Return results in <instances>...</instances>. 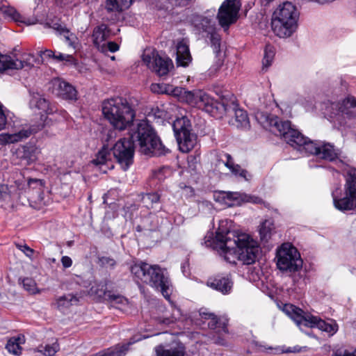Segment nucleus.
I'll use <instances>...</instances> for the list:
<instances>
[{
  "instance_id": "13d9d810",
  "label": "nucleus",
  "mask_w": 356,
  "mask_h": 356,
  "mask_svg": "<svg viewBox=\"0 0 356 356\" xmlns=\"http://www.w3.org/2000/svg\"><path fill=\"white\" fill-rule=\"evenodd\" d=\"M215 343L221 345V346H225L227 345L226 340L220 337H214L213 339Z\"/></svg>"
},
{
  "instance_id": "4c0bfd02",
  "label": "nucleus",
  "mask_w": 356,
  "mask_h": 356,
  "mask_svg": "<svg viewBox=\"0 0 356 356\" xmlns=\"http://www.w3.org/2000/svg\"><path fill=\"white\" fill-rule=\"evenodd\" d=\"M24 343V336H17L10 338L6 344V349L10 353L15 355H19L21 353L22 348L20 344Z\"/></svg>"
},
{
  "instance_id": "49530a36",
  "label": "nucleus",
  "mask_w": 356,
  "mask_h": 356,
  "mask_svg": "<svg viewBox=\"0 0 356 356\" xmlns=\"http://www.w3.org/2000/svg\"><path fill=\"white\" fill-rule=\"evenodd\" d=\"M209 35V40L211 41V47L216 52H218L220 50V35L214 31L211 33H207Z\"/></svg>"
},
{
  "instance_id": "bb28decb",
  "label": "nucleus",
  "mask_w": 356,
  "mask_h": 356,
  "mask_svg": "<svg viewBox=\"0 0 356 356\" xmlns=\"http://www.w3.org/2000/svg\"><path fill=\"white\" fill-rule=\"evenodd\" d=\"M50 27L58 33L63 35L66 41L69 43V45L74 47V44L76 38L72 33H70L69 29H67L63 23L60 20L52 22L50 24Z\"/></svg>"
},
{
  "instance_id": "ea45409f",
  "label": "nucleus",
  "mask_w": 356,
  "mask_h": 356,
  "mask_svg": "<svg viewBox=\"0 0 356 356\" xmlns=\"http://www.w3.org/2000/svg\"><path fill=\"white\" fill-rule=\"evenodd\" d=\"M274 229V225L271 220H265L259 228L261 240L267 241L271 236Z\"/></svg>"
},
{
  "instance_id": "c9c22d12",
  "label": "nucleus",
  "mask_w": 356,
  "mask_h": 356,
  "mask_svg": "<svg viewBox=\"0 0 356 356\" xmlns=\"http://www.w3.org/2000/svg\"><path fill=\"white\" fill-rule=\"evenodd\" d=\"M0 13L8 21L24 22L23 17L13 7L3 6L0 8Z\"/></svg>"
},
{
  "instance_id": "6ab92c4d",
  "label": "nucleus",
  "mask_w": 356,
  "mask_h": 356,
  "mask_svg": "<svg viewBox=\"0 0 356 356\" xmlns=\"http://www.w3.org/2000/svg\"><path fill=\"white\" fill-rule=\"evenodd\" d=\"M219 165L222 163L225 165L234 175H239L245 180H249L250 175L248 171L241 168L239 165L234 164L232 156L229 154H223L222 158L218 161Z\"/></svg>"
},
{
  "instance_id": "423d86ee",
  "label": "nucleus",
  "mask_w": 356,
  "mask_h": 356,
  "mask_svg": "<svg viewBox=\"0 0 356 356\" xmlns=\"http://www.w3.org/2000/svg\"><path fill=\"white\" fill-rule=\"evenodd\" d=\"M299 13L289 1L280 4L271 18V29L275 35L286 38L292 35L298 27Z\"/></svg>"
},
{
  "instance_id": "393cba45",
  "label": "nucleus",
  "mask_w": 356,
  "mask_h": 356,
  "mask_svg": "<svg viewBox=\"0 0 356 356\" xmlns=\"http://www.w3.org/2000/svg\"><path fill=\"white\" fill-rule=\"evenodd\" d=\"M106 283L102 286V294L113 306L119 307L120 305H126L128 304L127 299L118 293H113L111 291L106 290Z\"/></svg>"
},
{
  "instance_id": "052dcab7",
  "label": "nucleus",
  "mask_w": 356,
  "mask_h": 356,
  "mask_svg": "<svg viewBox=\"0 0 356 356\" xmlns=\"http://www.w3.org/2000/svg\"><path fill=\"white\" fill-rule=\"evenodd\" d=\"M38 181V179H29V180L28 184H29V185L30 186V185H31L33 183H37Z\"/></svg>"
},
{
  "instance_id": "de8ad7c7",
  "label": "nucleus",
  "mask_w": 356,
  "mask_h": 356,
  "mask_svg": "<svg viewBox=\"0 0 356 356\" xmlns=\"http://www.w3.org/2000/svg\"><path fill=\"white\" fill-rule=\"evenodd\" d=\"M23 286L25 290L31 293H35L38 291L35 282L29 277L24 278L22 280Z\"/></svg>"
},
{
  "instance_id": "c03bdc74",
  "label": "nucleus",
  "mask_w": 356,
  "mask_h": 356,
  "mask_svg": "<svg viewBox=\"0 0 356 356\" xmlns=\"http://www.w3.org/2000/svg\"><path fill=\"white\" fill-rule=\"evenodd\" d=\"M106 26L102 24L95 29L92 34L94 43L99 44L101 42L106 40L107 34L106 33Z\"/></svg>"
},
{
  "instance_id": "37998d69",
  "label": "nucleus",
  "mask_w": 356,
  "mask_h": 356,
  "mask_svg": "<svg viewBox=\"0 0 356 356\" xmlns=\"http://www.w3.org/2000/svg\"><path fill=\"white\" fill-rule=\"evenodd\" d=\"M150 89L154 93H167L174 95L175 88L165 83H152Z\"/></svg>"
},
{
  "instance_id": "412c9836",
  "label": "nucleus",
  "mask_w": 356,
  "mask_h": 356,
  "mask_svg": "<svg viewBox=\"0 0 356 356\" xmlns=\"http://www.w3.org/2000/svg\"><path fill=\"white\" fill-rule=\"evenodd\" d=\"M177 64L186 67L191 61V56L189 51L188 44L186 41L182 40L177 44Z\"/></svg>"
},
{
  "instance_id": "a19ab883",
  "label": "nucleus",
  "mask_w": 356,
  "mask_h": 356,
  "mask_svg": "<svg viewBox=\"0 0 356 356\" xmlns=\"http://www.w3.org/2000/svg\"><path fill=\"white\" fill-rule=\"evenodd\" d=\"M109 149H111V148H108V145L107 147L103 145L102 149L96 155V158L92 160V163L96 165L106 164L111 159Z\"/></svg>"
},
{
  "instance_id": "f03ea898",
  "label": "nucleus",
  "mask_w": 356,
  "mask_h": 356,
  "mask_svg": "<svg viewBox=\"0 0 356 356\" xmlns=\"http://www.w3.org/2000/svg\"><path fill=\"white\" fill-rule=\"evenodd\" d=\"M256 118L264 128L280 136L291 147L318 157L321 142L308 140L299 131L291 127V122L282 121L277 116L262 113H258Z\"/></svg>"
},
{
  "instance_id": "f704fd0d",
  "label": "nucleus",
  "mask_w": 356,
  "mask_h": 356,
  "mask_svg": "<svg viewBox=\"0 0 356 356\" xmlns=\"http://www.w3.org/2000/svg\"><path fill=\"white\" fill-rule=\"evenodd\" d=\"M141 338L131 339L127 344L121 346H116L113 348L108 349L104 353H99L95 356H124L128 350V346L138 341Z\"/></svg>"
},
{
  "instance_id": "a211bd4d",
  "label": "nucleus",
  "mask_w": 356,
  "mask_h": 356,
  "mask_svg": "<svg viewBox=\"0 0 356 356\" xmlns=\"http://www.w3.org/2000/svg\"><path fill=\"white\" fill-rule=\"evenodd\" d=\"M207 285L213 289L221 292L222 294H228L232 289L233 282L227 276H216L214 278L209 279L207 282Z\"/></svg>"
},
{
  "instance_id": "09e8293b",
  "label": "nucleus",
  "mask_w": 356,
  "mask_h": 356,
  "mask_svg": "<svg viewBox=\"0 0 356 356\" xmlns=\"http://www.w3.org/2000/svg\"><path fill=\"white\" fill-rule=\"evenodd\" d=\"M171 174V170L168 167H162L154 172V176L159 180H163L165 177Z\"/></svg>"
},
{
  "instance_id": "9d476101",
  "label": "nucleus",
  "mask_w": 356,
  "mask_h": 356,
  "mask_svg": "<svg viewBox=\"0 0 356 356\" xmlns=\"http://www.w3.org/2000/svg\"><path fill=\"white\" fill-rule=\"evenodd\" d=\"M191 127L186 117L177 118L172 123L175 136L182 152L191 151L196 144V136L191 132Z\"/></svg>"
},
{
  "instance_id": "aec40b11",
  "label": "nucleus",
  "mask_w": 356,
  "mask_h": 356,
  "mask_svg": "<svg viewBox=\"0 0 356 356\" xmlns=\"http://www.w3.org/2000/svg\"><path fill=\"white\" fill-rule=\"evenodd\" d=\"M201 90L188 91L184 88L175 87L174 90V96L179 97V100L184 102L188 104L196 106L197 102Z\"/></svg>"
},
{
  "instance_id": "7ed1b4c3",
  "label": "nucleus",
  "mask_w": 356,
  "mask_h": 356,
  "mask_svg": "<svg viewBox=\"0 0 356 356\" xmlns=\"http://www.w3.org/2000/svg\"><path fill=\"white\" fill-rule=\"evenodd\" d=\"M102 113L114 129L109 130L104 138V145H113L117 136L116 130L124 131L134 125L136 111L129 102L122 97L111 98L104 101Z\"/></svg>"
},
{
  "instance_id": "79ce46f5",
  "label": "nucleus",
  "mask_w": 356,
  "mask_h": 356,
  "mask_svg": "<svg viewBox=\"0 0 356 356\" xmlns=\"http://www.w3.org/2000/svg\"><path fill=\"white\" fill-rule=\"evenodd\" d=\"M275 56V48L270 44H267L264 49V56L262 60L263 70L268 68L272 63Z\"/></svg>"
},
{
  "instance_id": "a18cd8bd",
  "label": "nucleus",
  "mask_w": 356,
  "mask_h": 356,
  "mask_svg": "<svg viewBox=\"0 0 356 356\" xmlns=\"http://www.w3.org/2000/svg\"><path fill=\"white\" fill-rule=\"evenodd\" d=\"M59 350V345L57 342L52 344L41 345L38 347V351L45 356H54Z\"/></svg>"
},
{
  "instance_id": "39448f33",
  "label": "nucleus",
  "mask_w": 356,
  "mask_h": 356,
  "mask_svg": "<svg viewBox=\"0 0 356 356\" xmlns=\"http://www.w3.org/2000/svg\"><path fill=\"white\" fill-rule=\"evenodd\" d=\"M131 272L143 283L161 291L163 296L170 301L172 284L169 277L159 266L140 262L133 265Z\"/></svg>"
},
{
  "instance_id": "4468645a",
  "label": "nucleus",
  "mask_w": 356,
  "mask_h": 356,
  "mask_svg": "<svg viewBox=\"0 0 356 356\" xmlns=\"http://www.w3.org/2000/svg\"><path fill=\"white\" fill-rule=\"evenodd\" d=\"M52 93L65 99H76V90L69 83L60 78L53 79L50 82Z\"/></svg>"
},
{
  "instance_id": "3c124183",
  "label": "nucleus",
  "mask_w": 356,
  "mask_h": 356,
  "mask_svg": "<svg viewBox=\"0 0 356 356\" xmlns=\"http://www.w3.org/2000/svg\"><path fill=\"white\" fill-rule=\"evenodd\" d=\"M333 356H356V352H350L347 349L341 347L334 350Z\"/></svg>"
},
{
  "instance_id": "cd10ccee",
  "label": "nucleus",
  "mask_w": 356,
  "mask_h": 356,
  "mask_svg": "<svg viewBox=\"0 0 356 356\" xmlns=\"http://www.w3.org/2000/svg\"><path fill=\"white\" fill-rule=\"evenodd\" d=\"M200 315L203 318L209 320L208 326L211 329L221 328L225 333H227V320L218 318L214 314L209 312H201Z\"/></svg>"
},
{
  "instance_id": "20e7f679",
  "label": "nucleus",
  "mask_w": 356,
  "mask_h": 356,
  "mask_svg": "<svg viewBox=\"0 0 356 356\" xmlns=\"http://www.w3.org/2000/svg\"><path fill=\"white\" fill-rule=\"evenodd\" d=\"M130 138L138 143L139 151L145 155H165L169 149L162 143L155 130L146 120H139L129 131Z\"/></svg>"
},
{
  "instance_id": "0eeeda50",
  "label": "nucleus",
  "mask_w": 356,
  "mask_h": 356,
  "mask_svg": "<svg viewBox=\"0 0 356 356\" xmlns=\"http://www.w3.org/2000/svg\"><path fill=\"white\" fill-rule=\"evenodd\" d=\"M284 312L298 326L304 325L307 327H316L323 332H325L329 336H333L339 330L338 324L334 320L328 319L326 321L317 316L305 314L303 310L293 305H285Z\"/></svg>"
},
{
  "instance_id": "864d4df0",
  "label": "nucleus",
  "mask_w": 356,
  "mask_h": 356,
  "mask_svg": "<svg viewBox=\"0 0 356 356\" xmlns=\"http://www.w3.org/2000/svg\"><path fill=\"white\" fill-rule=\"evenodd\" d=\"M3 106L0 104V130H2L6 124V117L2 109Z\"/></svg>"
},
{
  "instance_id": "4d7b16f0",
  "label": "nucleus",
  "mask_w": 356,
  "mask_h": 356,
  "mask_svg": "<svg viewBox=\"0 0 356 356\" xmlns=\"http://www.w3.org/2000/svg\"><path fill=\"white\" fill-rule=\"evenodd\" d=\"M106 47L111 51V52H115L119 49V46L117 43L115 42H108Z\"/></svg>"
},
{
  "instance_id": "6e6552de",
  "label": "nucleus",
  "mask_w": 356,
  "mask_h": 356,
  "mask_svg": "<svg viewBox=\"0 0 356 356\" xmlns=\"http://www.w3.org/2000/svg\"><path fill=\"white\" fill-rule=\"evenodd\" d=\"M277 266L282 271L294 273L302 266V260L297 249L290 243H284L277 250Z\"/></svg>"
},
{
  "instance_id": "ddd939ff",
  "label": "nucleus",
  "mask_w": 356,
  "mask_h": 356,
  "mask_svg": "<svg viewBox=\"0 0 356 356\" xmlns=\"http://www.w3.org/2000/svg\"><path fill=\"white\" fill-rule=\"evenodd\" d=\"M241 6L238 0H225L222 3L219 8L217 17L222 28L228 29L232 24L237 20Z\"/></svg>"
},
{
  "instance_id": "bf43d9fd",
  "label": "nucleus",
  "mask_w": 356,
  "mask_h": 356,
  "mask_svg": "<svg viewBox=\"0 0 356 356\" xmlns=\"http://www.w3.org/2000/svg\"><path fill=\"white\" fill-rule=\"evenodd\" d=\"M239 195H240L237 193L227 194L228 197L234 200H237L239 197Z\"/></svg>"
},
{
  "instance_id": "c756f323",
  "label": "nucleus",
  "mask_w": 356,
  "mask_h": 356,
  "mask_svg": "<svg viewBox=\"0 0 356 356\" xmlns=\"http://www.w3.org/2000/svg\"><path fill=\"white\" fill-rule=\"evenodd\" d=\"M38 149L34 145H24L17 150L18 156L29 164L37 159Z\"/></svg>"
},
{
  "instance_id": "c85d7f7f",
  "label": "nucleus",
  "mask_w": 356,
  "mask_h": 356,
  "mask_svg": "<svg viewBox=\"0 0 356 356\" xmlns=\"http://www.w3.org/2000/svg\"><path fill=\"white\" fill-rule=\"evenodd\" d=\"M197 97L198 101L197 102L195 107L208 113L213 111V109L216 107V102L211 96L201 90Z\"/></svg>"
},
{
  "instance_id": "2f4dec72",
  "label": "nucleus",
  "mask_w": 356,
  "mask_h": 356,
  "mask_svg": "<svg viewBox=\"0 0 356 356\" xmlns=\"http://www.w3.org/2000/svg\"><path fill=\"white\" fill-rule=\"evenodd\" d=\"M232 124L237 128L248 129L250 127V121L246 111L241 108L235 109L234 120Z\"/></svg>"
},
{
  "instance_id": "4be33fe9",
  "label": "nucleus",
  "mask_w": 356,
  "mask_h": 356,
  "mask_svg": "<svg viewBox=\"0 0 356 356\" xmlns=\"http://www.w3.org/2000/svg\"><path fill=\"white\" fill-rule=\"evenodd\" d=\"M339 155V149L334 148V145L325 142H321L320 151L318 157L330 161H332L338 158Z\"/></svg>"
},
{
  "instance_id": "2eb2a0df",
  "label": "nucleus",
  "mask_w": 356,
  "mask_h": 356,
  "mask_svg": "<svg viewBox=\"0 0 356 356\" xmlns=\"http://www.w3.org/2000/svg\"><path fill=\"white\" fill-rule=\"evenodd\" d=\"M33 64L28 60H13L10 56L0 54V72L8 69L19 70L24 67L31 68Z\"/></svg>"
},
{
  "instance_id": "e433bc0d",
  "label": "nucleus",
  "mask_w": 356,
  "mask_h": 356,
  "mask_svg": "<svg viewBox=\"0 0 356 356\" xmlns=\"http://www.w3.org/2000/svg\"><path fill=\"white\" fill-rule=\"evenodd\" d=\"M31 104L34 105L39 110H41L47 114H50L54 112L53 108L49 106L48 101L39 94H36L33 96L31 99Z\"/></svg>"
},
{
  "instance_id": "f8f14e48",
  "label": "nucleus",
  "mask_w": 356,
  "mask_h": 356,
  "mask_svg": "<svg viewBox=\"0 0 356 356\" xmlns=\"http://www.w3.org/2000/svg\"><path fill=\"white\" fill-rule=\"evenodd\" d=\"M134 143L131 138H122L111 148L114 157L124 170H127L133 163Z\"/></svg>"
},
{
  "instance_id": "0e129e2a",
  "label": "nucleus",
  "mask_w": 356,
  "mask_h": 356,
  "mask_svg": "<svg viewBox=\"0 0 356 356\" xmlns=\"http://www.w3.org/2000/svg\"><path fill=\"white\" fill-rule=\"evenodd\" d=\"M286 352H287V353H291V352H292V350H291L288 349L287 350H286Z\"/></svg>"
},
{
  "instance_id": "7c9ffc66",
  "label": "nucleus",
  "mask_w": 356,
  "mask_h": 356,
  "mask_svg": "<svg viewBox=\"0 0 356 356\" xmlns=\"http://www.w3.org/2000/svg\"><path fill=\"white\" fill-rule=\"evenodd\" d=\"M133 0H106V8L108 12L120 13L128 8Z\"/></svg>"
},
{
  "instance_id": "f3484780",
  "label": "nucleus",
  "mask_w": 356,
  "mask_h": 356,
  "mask_svg": "<svg viewBox=\"0 0 356 356\" xmlns=\"http://www.w3.org/2000/svg\"><path fill=\"white\" fill-rule=\"evenodd\" d=\"M31 134V129L24 128L13 134L2 133L0 134V145H6L22 141L28 138Z\"/></svg>"
},
{
  "instance_id": "a878e982",
  "label": "nucleus",
  "mask_w": 356,
  "mask_h": 356,
  "mask_svg": "<svg viewBox=\"0 0 356 356\" xmlns=\"http://www.w3.org/2000/svg\"><path fill=\"white\" fill-rule=\"evenodd\" d=\"M156 356H184V348L182 346L166 347L159 345L154 348Z\"/></svg>"
},
{
  "instance_id": "5701e85b",
  "label": "nucleus",
  "mask_w": 356,
  "mask_h": 356,
  "mask_svg": "<svg viewBox=\"0 0 356 356\" xmlns=\"http://www.w3.org/2000/svg\"><path fill=\"white\" fill-rule=\"evenodd\" d=\"M339 111L342 115L353 117L356 114V98L348 96L337 104Z\"/></svg>"
},
{
  "instance_id": "603ef678",
  "label": "nucleus",
  "mask_w": 356,
  "mask_h": 356,
  "mask_svg": "<svg viewBox=\"0 0 356 356\" xmlns=\"http://www.w3.org/2000/svg\"><path fill=\"white\" fill-rule=\"evenodd\" d=\"M17 248L23 252L26 257H28L30 259H32V257L34 253V250L29 247L27 245H17Z\"/></svg>"
},
{
  "instance_id": "72a5a7b5",
  "label": "nucleus",
  "mask_w": 356,
  "mask_h": 356,
  "mask_svg": "<svg viewBox=\"0 0 356 356\" xmlns=\"http://www.w3.org/2000/svg\"><path fill=\"white\" fill-rule=\"evenodd\" d=\"M193 23L197 29L202 32L211 33L215 29L214 22L207 17L197 16Z\"/></svg>"
},
{
  "instance_id": "f257e3e1",
  "label": "nucleus",
  "mask_w": 356,
  "mask_h": 356,
  "mask_svg": "<svg viewBox=\"0 0 356 356\" xmlns=\"http://www.w3.org/2000/svg\"><path fill=\"white\" fill-rule=\"evenodd\" d=\"M221 222L216 231V239L222 251L225 259L233 264L241 261L250 265L256 261L260 249L257 241L246 234H237L234 231L223 229Z\"/></svg>"
},
{
  "instance_id": "58836bf2",
  "label": "nucleus",
  "mask_w": 356,
  "mask_h": 356,
  "mask_svg": "<svg viewBox=\"0 0 356 356\" xmlns=\"http://www.w3.org/2000/svg\"><path fill=\"white\" fill-rule=\"evenodd\" d=\"M160 196L156 193H149L143 194L141 202L143 207L148 209H154L159 204Z\"/></svg>"
},
{
  "instance_id": "b1692460",
  "label": "nucleus",
  "mask_w": 356,
  "mask_h": 356,
  "mask_svg": "<svg viewBox=\"0 0 356 356\" xmlns=\"http://www.w3.org/2000/svg\"><path fill=\"white\" fill-rule=\"evenodd\" d=\"M78 302L79 298L76 295L68 293L56 298L53 305L57 309L64 311Z\"/></svg>"
},
{
  "instance_id": "e2e57ef3",
  "label": "nucleus",
  "mask_w": 356,
  "mask_h": 356,
  "mask_svg": "<svg viewBox=\"0 0 356 356\" xmlns=\"http://www.w3.org/2000/svg\"><path fill=\"white\" fill-rule=\"evenodd\" d=\"M266 3H269L270 2L273 1V0H265Z\"/></svg>"
},
{
  "instance_id": "dca6fc26",
  "label": "nucleus",
  "mask_w": 356,
  "mask_h": 356,
  "mask_svg": "<svg viewBox=\"0 0 356 356\" xmlns=\"http://www.w3.org/2000/svg\"><path fill=\"white\" fill-rule=\"evenodd\" d=\"M38 55L42 58V61L47 62H72L74 58L72 55L64 54L60 52H56L48 49H40L38 50Z\"/></svg>"
},
{
  "instance_id": "9b49d317",
  "label": "nucleus",
  "mask_w": 356,
  "mask_h": 356,
  "mask_svg": "<svg viewBox=\"0 0 356 356\" xmlns=\"http://www.w3.org/2000/svg\"><path fill=\"white\" fill-rule=\"evenodd\" d=\"M142 59L148 68L155 72L159 76L167 75L174 67L171 59L160 56L158 51L152 49H145Z\"/></svg>"
},
{
  "instance_id": "5fc2aeb1",
  "label": "nucleus",
  "mask_w": 356,
  "mask_h": 356,
  "mask_svg": "<svg viewBox=\"0 0 356 356\" xmlns=\"http://www.w3.org/2000/svg\"><path fill=\"white\" fill-rule=\"evenodd\" d=\"M61 263L65 268H70L72 265V260L70 257L63 256L61 258Z\"/></svg>"
},
{
  "instance_id": "473e14b6",
  "label": "nucleus",
  "mask_w": 356,
  "mask_h": 356,
  "mask_svg": "<svg viewBox=\"0 0 356 356\" xmlns=\"http://www.w3.org/2000/svg\"><path fill=\"white\" fill-rule=\"evenodd\" d=\"M159 220L157 216L150 214L145 217L143 220L141 225H138L136 230L141 232L142 230L156 231L159 229Z\"/></svg>"
},
{
  "instance_id": "680f3d73",
  "label": "nucleus",
  "mask_w": 356,
  "mask_h": 356,
  "mask_svg": "<svg viewBox=\"0 0 356 356\" xmlns=\"http://www.w3.org/2000/svg\"><path fill=\"white\" fill-rule=\"evenodd\" d=\"M163 323H166V324H169L171 323V321H170L169 319H166V320L163 321Z\"/></svg>"
},
{
  "instance_id": "1a4fd4ad",
  "label": "nucleus",
  "mask_w": 356,
  "mask_h": 356,
  "mask_svg": "<svg viewBox=\"0 0 356 356\" xmlns=\"http://www.w3.org/2000/svg\"><path fill=\"white\" fill-rule=\"evenodd\" d=\"M332 196L334 205L338 210L344 211L356 208V169H350L348 172L344 196L338 197L334 193Z\"/></svg>"
},
{
  "instance_id": "6e6d98bb",
  "label": "nucleus",
  "mask_w": 356,
  "mask_h": 356,
  "mask_svg": "<svg viewBox=\"0 0 356 356\" xmlns=\"http://www.w3.org/2000/svg\"><path fill=\"white\" fill-rule=\"evenodd\" d=\"M243 200L246 202H250L255 204H260L262 202V200L259 197H248L247 195H245L244 198H243Z\"/></svg>"
},
{
  "instance_id": "8fccbe9b",
  "label": "nucleus",
  "mask_w": 356,
  "mask_h": 356,
  "mask_svg": "<svg viewBox=\"0 0 356 356\" xmlns=\"http://www.w3.org/2000/svg\"><path fill=\"white\" fill-rule=\"evenodd\" d=\"M99 262L101 264L102 266H104V267H106V268H114L115 264H116V261H115V259H113V258H111V257H102L99 259Z\"/></svg>"
}]
</instances>
